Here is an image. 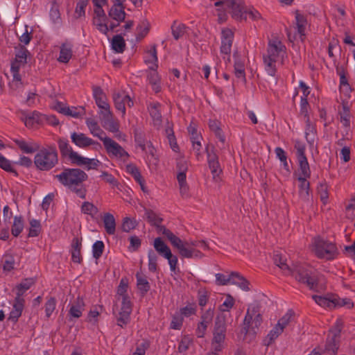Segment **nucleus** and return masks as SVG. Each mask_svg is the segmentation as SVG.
I'll use <instances>...</instances> for the list:
<instances>
[{"label":"nucleus","instance_id":"52","mask_svg":"<svg viewBox=\"0 0 355 355\" xmlns=\"http://www.w3.org/2000/svg\"><path fill=\"white\" fill-rule=\"evenodd\" d=\"M0 168L8 172L15 173L16 172L14 169L12 162L6 158L2 154L0 153Z\"/></svg>","mask_w":355,"mask_h":355},{"label":"nucleus","instance_id":"64","mask_svg":"<svg viewBox=\"0 0 355 355\" xmlns=\"http://www.w3.org/2000/svg\"><path fill=\"white\" fill-rule=\"evenodd\" d=\"M56 306L55 300L53 297L50 298L45 304V313L47 318H49L54 311Z\"/></svg>","mask_w":355,"mask_h":355},{"label":"nucleus","instance_id":"61","mask_svg":"<svg viewBox=\"0 0 355 355\" xmlns=\"http://www.w3.org/2000/svg\"><path fill=\"white\" fill-rule=\"evenodd\" d=\"M183 322V318L182 315H180L178 313H176L172 318L171 322V328L173 329H180L182 327Z\"/></svg>","mask_w":355,"mask_h":355},{"label":"nucleus","instance_id":"63","mask_svg":"<svg viewBox=\"0 0 355 355\" xmlns=\"http://www.w3.org/2000/svg\"><path fill=\"white\" fill-rule=\"evenodd\" d=\"M164 258L168 260L171 271L175 272L178 263L177 256L172 254L171 252L168 255L167 254Z\"/></svg>","mask_w":355,"mask_h":355},{"label":"nucleus","instance_id":"62","mask_svg":"<svg viewBox=\"0 0 355 355\" xmlns=\"http://www.w3.org/2000/svg\"><path fill=\"white\" fill-rule=\"evenodd\" d=\"M134 21L132 20H126L121 27V34L122 36H128L133 30Z\"/></svg>","mask_w":355,"mask_h":355},{"label":"nucleus","instance_id":"36","mask_svg":"<svg viewBox=\"0 0 355 355\" xmlns=\"http://www.w3.org/2000/svg\"><path fill=\"white\" fill-rule=\"evenodd\" d=\"M148 80L153 90L157 93L161 91V80L156 69L150 70L148 75Z\"/></svg>","mask_w":355,"mask_h":355},{"label":"nucleus","instance_id":"60","mask_svg":"<svg viewBox=\"0 0 355 355\" xmlns=\"http://www.w3.org/2000/svg\"><path fill=\"white\" fill-rule=\"evenodd\" d=\"M336 308L344 306L347 309H351L354 306V303L349 298H339L336 296L335 299Z\"/></svg>","mask_w":355,"mask_h":355},{"label":"nucleus","instance_id":"59","mask_svg":"<svg viewBox=\"0 0 355 355\" xmlns=\"http://www.w3.org/2000/svg\"><path fill=\"white\" fill-rule=\"evenodd\" d=\"M100 312L97 310V309H94L89 311L88 313V315L87 318V322L91 324L92 325H96L98 320Z\"/></svg>","mask_w":355,"mask_h":355},{"label":"nucleus","instance_id":"16","mask_svg":"<svg viewBox=\"0 0 355 355\" xmlns=\"http://www.w3.org/2000/svg\"><path fill=\"white\" fill-rule=\"evenodd\" d=\"M51 107L65 116L75 119L80 118L85 114V109L83 107H69L61 102L54 103Z\"/></svg>","mask_w":355,"mask_h":355},{"label":"nucleus","instance_id":"2","mask_svg":"<svg viewBox=\"0 0 355 355\" xmlns=\"http://www.w3.org/2000/svg\"><path fill=\"white\" fill-rule=\"evenodd\" d=\"M162 233L169 240L171 245L178 249L180 254L182 257L200 259L204 257V254L200 252V250L189 248L190 241H182L166 228L163 229Z\"/></svg>","mask_w":355,"mask_h":355},{"label":"nucleus","instance_id":"26","mask_svg":"<svg viewBox=\"0 0 355 355\" xmlns=\"http://www.w3.org/2000/svg\"><path fill=\"white\" fill-rule=\"evenodd\" d=\"M144 59L150 70L157 69L158 60L157 51L154 46L150 47V49L145 53Z\"/></svg>","mask_w":355,"mask_h":355},{"label":"nucleus","instance_id":"29","mask_svg":"<svg viewBox=\"0 0 355 355\" xmlns=\"http://www.w3.org/2000/svg\"><path fill=\"white\" fill-rule=\"evenodd\" d=\"M24 306V304L23 300L20 298H17L12 306V309L10 311L9 315V320L14 322H16L18 320L19 318L21 315Z\"/></svg>","mask_w":355,"mask_h":355},{"label":"nucleus","instance_id":"17","mask_svg":"<svg viewBox=\"0 0 355 355\" xmlns=\"http://www.w3.org/2000/svg\"><path fill=\"white\" fill-rule=\"evenodd\" d=\"M70 158L73 163L85 167L87 170L96 169L101 164V162L98 159L85 157L76 152H71Z\"/></svg>","mask_w":355,"mask_h":355},{"label":"nucleus","instance_id":"43","mask_svg":"<svg viewBox=\"0 0 355 355\" xmlns=\"http://www.w3.org/2000/svg\"><path fill=\"white\" fill-rule=\"evenodd\" d=\"M137 277V286L138 289L142 293H145L148 291L150 288L149 283L147 279L143 275V274L138 272L136 275Z\"/></svg>","mask_w":355,"mask_h":355},{"label":"nucleus","instance_id":"19","mask_svg":"<svg viewBox=\"0 0 355 355\" xmlns=\"http://www.w3.org/2000/svg\"><path fill=\"white\" fill-rule=\"evenodd\" d=\"M93 95L97 106L101 110L100 114L101 115H109L110 107L107 102L106 96L102 89L99 87L94 88L93 90Z\"/></svg>","mask_w":355,"mask_h":355},{"label":"nucleus","instance_id":"38","mask_svg":"<svg viewBox=\"0 0 355 355\" xmlns=\"http://www.w3.org/2000/svg\"><path fill=\"white\" fill-rule=\"evenodd\" d=\"M208 163L213 175V178L217 181V179L219 178V175L221 173V169L220 168L218 161L216 156L209 155Z\"/></svg>","mask_w":355,"mask_h":355},{"label":"nucleus","instance_id":"57","mask_svg":"<svg viewBox=\"0 0 355 355\" xmlns=\"http://www.w3.org/2000/svg\"><path fill=\"white\" fill-rule=\"evenodd\" d=\"M250 18L252 20H258L261 18L260 13L254 8H248L245 10L243 19Z\"/></svg>","mask_w":355,"mask_h":355},{"label":"nucleus","instance_id":"41","mask_svg":"<svg viewBox=\"0 0 355 355\" xmlns=\"http://www.w3.org/2000/svg\"><path fill=\"white\" fill-rule=\"evenodd\" d=\"M166 134L167 141H168V143L171 148L172 149V150L173 152L178 153L180 150V148L178 145L176 138L174 135V132L170 127H168L166 129Z\"/></svg>","mask_w":355,"mask_h":355},{"label":"nucleus","instance_id":"7","mask_svg":"<svg viewBox=\"0 0 355 355\" xmlns=\"http://www.w3.org/2000/svg\"><path fill=\"white\" fill-rule=\"evenodd\" d=\"M262 322L261 315L256 306H250L243 320V329L246 335H255Z\"/></svg>","mask_w":355,"mask_h":355},{"label":"nucleus","instance_id":"40","mask_svg":"<svg viewBox=\"0 0 355 355\" xmlns=\"http://www.w3.org/2000/svg\"><path fill=\"white\" fill-rule=\"evenodd\" d=\"M111 46L116 53H122L124 51L125 43L121 35H117L113 37Z\"/></svg>","mask_w":355,"mask_h":355},{"label":"nucleus","instance_id":"4","mask_svg":"<svg viewBox=\"0 0 355 355\" xmlns=\"http://www.w3.org/2000/svg\"><path fill=\"white\" fill-rule=\"evenodd\" d=\"M311 248L315 256L320 259L332 260L338 254V249L334 243L320 236L313 239Z\"/></svg>","mask_w":355,"mask_h":355},{"label":"nucleus","instance_id":"1","mask_svg":"<svg viewBox=\"0 0 355 355\" xmlns=\"http://www.w3.org/2000/svg\"><path fill=\"white\" fill-rule=\"evenodd\" d=\"M287 58L286 49L278 39L270 40L266 53L263 55V64L267 73L274 76L278 66L282 64Z\"/></svg>","mask_w":355,"mask_h":355},{"label":"nucleus","instance_id":"31","mask_svg":"<svg viewBox=\"0 0 355 355\" xmlns=\"http://www.w3.org/2000/svg\"><path fill=\"white\" fill-rule=\"evenodd\" d=\"M283 331L284 329L277 323L264 338V345L266 346L271 345L279 337V336L282 334Z\"/></svg>","mask_w":355,"mask_h":355},{"label":"nucleus","instance_id":"56","mask_svg":"<svg viewBox=\"0 0 355 355\" xmlns=\"http://www.w3.org/2000/svg\"><path fill=\"white\" fill-rule=\"evenodd\" d=\"M318 190L321 201L324 205H326L329 200L327 186L326 184H321L318 187Z\"/></svg>","mask_w":355,"mask_h":355},{"label":"nucleus","instance_id":"45","mask_svg":"<svg viewBox=\"0 0 355 355\" xmlns=\"http://www.w3.org/2000/svg\"><path fill=\"white\" fill-rule=\"evenodd\" d=\"M193 343V339L189 336H184L182 337L179 345L178 352L180 354H184L190 347Z\"/></svg>","mask_w":355,"mask_h":355},{"label":"nucleus","instance_id":"14","mask_svg":"<svg viewBox=\"0 0 355 355\" xmlns=\"http://www.w3.org/2000/svg\"><path fill=\"white\" fill-rule=\"evenodd\" d=\"M292 275L300 282L306 284L311 289L316 287L317 283L314 277H312L311 270L304 266H297L291 270Z\"/></svg>","mask_w":355,"mask_h":355},{"label":"nucleus","instance_id":"51","mask_svg":"<svg viewBox=\"0 0 355 355\" xmlns=\"http://www.w3.org/2000/svg\"><path fill=\"white\" fill-rule=\"evenodd\" d=\"M235 75L238 78L245 80V68L244 64L241 60L236 59L234 62Z\"/></svg>","mask_w":355,"mask_h":355},{"label":"nucleus","instance_id":"39","mask_svg":"<svg viewBox=\"0 0 355 355\" xmlns=\"http://www.w3.org/2000/svg\"><path fill=\"white\" fill-rule=\"evenodd\" d=\"M153 246L155 250L163 257L171 252L168 246L162 240L161 238H156L154 240Z\"/></svg>","mask_w":355,"mask_h":355},{"label":"nucleus","instance_id":"28","mask_svg":"<svg viewBox=\"0 0 355 355\" xmlns=\"http://www.w3.org/2000/svg\"><path fill=\"white\" fill-rule=\"evenodd\" d=\"M313 299L319 306L327 308L333 309L336 308L335 295L329 296H322V295H313Z\"/></svg>","mask_w":355,"mask_h":355},{"label":"nucleus","instance_id":"53","mask_svg":"<svg viewBox=\"0 0 355 355\" xmlns=\"http://www.w3.org/2000/svg\"><path fill=\"white\" fill-rule=\"evenodd\" d=\"M30 229L28 236L31 237L37 236L41 230L40 223L39 220L33 219L30 222Z\"/></svg>","mask_w":355,"mask_h":355},{"label":"nucleus","instance_id":"32","mask_svg":"<svg viewBox=\"0 0 355 355\" xmlns=\"http://www.w3.org/2000/svg\"><path fill=\"white\" fill-rule=\"evenodd\" d=\"M298 162V178H309L311 170L306 157L297 159Z\"/></svg>","mask_w":355,"mask_h":355},{"label":"nucleus","instance_id":"6","mask_svg":"<svg viewBox=\"0 0 355 355\" xmlns=\"http://www.w3.org/2000/svg\"><path fill=\"white\" fill-rule=\"evenodd\" d=\"M55 178L65 187L75 190L83 182L87 180V175L78 168L65 169Z\"/></svg>","mask_w":355,"mask_h":355},{"label":"nucleus","instance_id":"15","mask_svg":"<svg viewBox=\"0 0 355 355\" xmlns=\"http://www.w3.org/2000/svg\"><path fill=\"white\" fill-rule=\"evenodd\" d=\"M222 4L224 8L232 12V17L236 19H243L244 11L246 9L243 0H223L216 2L215 5Z\"/></svg>","mask_w":355,"mask_h":355},{"label":"nucleus","instance_id":"5","mask_svg":"<svg viewBox=\"0 0 355 355\" xmlns=\"http://www.w3.org/2000/svg\"><path fill=\"white\" fill-rule=\"evenodd\" d=\"M58 163V153L54 147L40 149L34 157V164L40 171H49Z\"/></svg>","mask_w":355,"mask_h":355},{"label":"nucleus","instance_id":"55","mask_svg":"<svg viewBox=\"0 0 355 355\" xmlns=\"http://www.w3.org/2000/svg\"><path fill=\"white\" fill-rule=\"evenodd\" d=\"M104 248L103 242L101 241H96L92 245V254L93 257L98 259L103 253Z\"/></svg>","mask_w":355,"mask_h":355},{"label":"nucleus","instance_id":"13","mask_svg":"<svg viewBox=\"0 0 355 355\" xmlns=\"http://www.w3.org/2000/svg\"><path fill=\"white\" fill-rule=\"evenodd\" d=\"M103 144L110 157L123 161L128 158V153L112 139L108 137L103 138Z\"/></svg>","mask_w":355,"mask_h":355},{"label":"nucleus","instance_id":"33","mask_svg":"<svg viewBox=\"0 0 355 355\" xmlns=\"http://www.w3.org/2000/svg\"><path fill=\"white\" fill-rule=\"evenodd\" d=\"M160 105L159 103H152L148 107L150 114L153 119L154 125L159 127L161 125L162 115L160 112Z\"/></svg>","mask_w":355,"mask_h":355},{"label":"nucleus","instance_id":"27","mask_svg":"<svg viewBox=\"0 0 355 355\" xmlns=\"http://www.w3.org/2000/svg\"><path fill=\"white\" fill-rule=\"evenodd\" d=\"M108 14L113 20L117 21V24H115L116 26L119 25L120 22L125 20L126 15L123 6L119 5H113L109 10Z\"/></svg>","mask_w":355,"mask_h":355},{"label":"nucleus","instance_id":"24","mask_svg":"<svg viewBox=\"0 0 355 355\" xmlns=\"http://www.w3.org/2000/svg\"><path fill=\"white\" fill-rule=\"evenodd\" d=\"M71 139L75 145L81 148H85L96 144L92 139L81 132H73Z\"/></svg>","mask_w":355,"mask_h":355},{"label":"nucleus","instance_id":"30","mask_svg":"<svg viewBox=\"0 0 355 355\" xmlns=\"http://www.w3.org/2000/svg\"><path fill=\"white\" fill-rule=\"evenodd\" d=\"M85 303L82 298L78 297L70 306L69 315L71 318H78L84 311Z\"/></svg>","mask_w":355,"mask_h":355},{"label":"nucleus","instance_id":"48","mask_svg":"<svg viewBox=\"0 0 355 355\" xmlns=\"http://www.w3.org/2000/svg\"><path fill=\"white\" fill-rule=\"evenodd\" d=\"M235 300L230 295H227L223 303L219 306L218 309L221 312L230 311L234 306Z\"/></svg>","mask_w":355,"mask_h":355},{"label":"nucleus","instance_id":"44","mask_svg":"<svg viewBox=\"0 0 355 355\" xmlns=\"http://www.w3.org/2000/svg\"><path fill=\"white\" fill-rule=\"evenodd\" d=\"M340 123L343 126L348 129L350 126L351 114L349 108L346 105H343V110L340 112Z\"/></svg>","mask_w":355,"mask_h":355},{"label":"nucleus","instance_id":"54","mask_svg":"<svg viewBox=\"0 0 355 355\" xmlns=\"http://www.w3.org/2000/svg\"><path fill=\"white\" fill-rule=\"evenodd\" d=\"M82 211L84 214L94 216L98 213V209L92 203L85 202L81 207Z\"/></svg>","mask_w":355,"mask_h":355},{"label":"nucleus","instance_id":"3","mask_svg":"<svg viewBox=\"0 0 355 355\" xmlns=\"http://www.w3.org/2000/svg\"><path fill=\"white\" fill-rule=\"evenodd\" d=\"M30 57L29 51L24 46L15 48V58L11 62L10 73L12 76V83L21 84V77L26 67L28 59Z\"/></svg>","mask_w":355,"mask_h":355},{"label":"nucleus","instance_id":"20","mask_svg":"<svg viewBox=\"0 0 355 355\" xmlns=\"http://www.w3.org/2000/svg\"><path fill=\"white\" fill-rule=\"evenodd\" d=\"M13 142L18 148L24 153L31 154L37 151L39 145L32 139H25L22 137L12 139Z\"/></svg>","mask_w":355,"mask_h":355},{"label":"nucleus","instance_id":"23","mask_svg":"<svg viewBox=\"0 0 355 355\" xmlns=\"http://www.w3.org/2000/svg\"><path fill=\"white\" fill-rule=\"evenodd\" d=\"M73 44L66 41L60 44L58 61L61 63H68L73 56Z\"/></svg>","mask_w":355,"mask_h":355},{"label":"nucleus","instance_id":"21","mask_svg":"<svg viewBox=\"0 0 355 355\" xmlns=\"http://www.w3.org/2000/svg\"><path fill=\"white\" fill-rule=\"evenodd\" d=\"M233 40L234 33L232 31L228 28H223L221 31V53L225 55H229L230 53Z\"/></svg>","mask_w":355,"mask_h":355},{"label":"nucleus","instance_id":"37","mask_svg":"<svg viewBox=\"0 0 355 355\" xmlns=\"http://www.w3.org/2000/svg\"><path fill=\"white\" fill-rule=\"evenodd\" d=\"M150 29V24L148 21H141L139 24L137 26L135 38V40L138 41L146 36Z\"/></svg>","mask_w":355,"mask_h":355},{"label":"nucleus","instance_id":"34","mask_svg":"<svg viewBox=\"0 0 355 355\" xmlns=\"http://www.w3.org/2000/svg\"><path fill=\"white\" fill-rule=\"evenodd\" d=\"M103 220L107 233L114 234L116 230V222L114 216L110 213H106L103 216Z\"/></svg>","mask_w":355,"mask_h":355},{"label":"nucleus","instance_id":"9","mask_svg":"<svg viewBox=\"0 0 355 355\" xmlns=\"http://www.w3.org/2000/svg\"><path fill=\"white\" fill-rule=\"evenodd\" d=\"M225 318L223 316L218 315L216 320V328L211 342V353L210 354H216L223 349L225 338Z\"/></svg>","mask_w":355,"mask_h":355},{"label":"nucleus","instance_id":"35","mask_svg":"<svg viewBox=\"0 0 355 355\" xmlns=\"http://www.w3.org/2000/svg\"><path fill=\"white\" fill-rule=\"evenodd\" d=\"M103 126L112 132H116L119 131V125L112 119L111 111L109 115H103L101 120Z\"/></svg>","mask_w":355,"mask_h":355},{"label":"nucleus","instance_id":"47","mask_svg":"<svg viewBox=\"0 0 355 355\" xmlns=\"http://www.w3.org/2000/svg\"><path fill=\"white\" fill-rule=\"evenodd\" d=\"M309 178H297L300 181V195L301 198L305 199L309 196V182L307 179Z\"/></svg>","mask_w":355,"mask_h":355},{"label":"nucleus","instance_id":"58","mask_svg":"<svg viewBox=\"0 0 355 355\" xmlns=\"http://www.w3.org/2000/svg\"><path fill=\"white\" fill-rule=\"evenodd\" d=\"M189 248H195L198 250V248L202 249L203 250H207L209 249V245L207 241L205 240L201 241H190Z\"/></svg>","mask_w":355,"mask_h":355},{"label":"nucleus","instance_id":"46","mask_svg":"<svg viewBox=\"0 0 355 355\" xmlns=\"http://www.w3.org/2000/svg\"><path fill=\"white\" fill-rule=\"evenodd\" d=\"M315 133L316 130L314 125L307 120L305 128V137L309 144H313L314 142Z\"/></svg>","mask_w":355,"mask_h":355},{"label":"nucleus","instance_id":"50","mask_svg":"<svg viewBox=\"0 0 355 355\" xmlns=\"http://www.w3.org/2000/svg\"><path fill=\"white\" fill-rule=\"evenodd\" d=\"M3 268L6 271H10L15 268V259L13 256L10 254H6L3 256Z\"/></svg>","mask_w":355,"mask_h":355},{"label":"nucleus","instance_id":"25","mask_svg":"<svg viewBox=\"0 0 355 355\" xmlns=\"http://www.w3.org/2000/svg\"><path fill=\"white\" fill-rule=\"evenodd\" d=\"M86 125L89 128L90 133L96 137H98L102 141H103V138H106L107 136L104 131L99 127L98 123L92 118L87 119Z\"/></svg>","mask_w":355,"mask_h":355},{"label":"nucleus","instance_id":"49","mask_svg":"<svg viewBox=\"0 0 355 355\" xmlns=\"http://www.w3.org/2000/svg\"><path fill=\"white\" fill-rule=\"evenodd\" d=\"M24 229V223L21 217L15 216L14 218L13 225L12 227V234L17 236Z\"/></svg>","mask_w":355,"mask_h":355},{"label":"nucleus","instance_id":"22","mask_svg":"<svg viewBox=\"0 0 355 355\" xmlns=\"http://www.w3.org/2000/svg\"><path fill=\"white\" fill-rule=\"evenodd\" d=\"M307 25L306 19L304 15L296 11L295 12V30L296 33L293 37V40L300 39L301 41L305 35V31Z\"/></svg>","mask_w":355,"mask_h":355},{"label":"nucleus","instance_id":"42","mask_svg":"<svg viewBox=\"0 0 355 355\" xmlns=\"http://www.w3.org/2000/svg\"><path fill=\"white\" fill-rule=\"evenodd\" d=\"M128 283L126 279H121L116 291V299L121 300L124 298H130L127 295Z\"/></svg>","mask_w":355,"mask_h":355},{"label":"nucleus","instance_id":"10","mask_svg":"<svg viewBox=\"0 0 355 355\" xmlns=\"http://www.w3.org/2000/svg\"><path fill=\"white\" fill-rule=\"evenodd\" d=\"M216 282L218 285L235 284L243 291H248V282L239 274L232 272L231 274L216 275Z\"/></svg>","mask_w":355,"mask_h":355},{"label":"nucleus","instance_id":"12","mask_svg":"<svg viewBox=\"0 0 355 355\" xmlns=\"http://www.w3.org/2000/svg\"><path fill=\"white\" fill-rule=\"evenodd\" d=\"M177 180L179 185L180 193L184 198L189 195V186L187 183V172L188 163L184 159H180L177 162Z\"/></svg>","mask_w":355,"mask_h":355},{"label":"nucleus","instance_id":"11","mask_svg":"<svg viewBox=\"0 0 355 355\" xmlns=\"http://www.w3.org/2000/svg\"><path fill=\"white\" fill-rule=\"evenodd\" d=\"M92 25L101 33L107 36H108L110 31H112L116 27L114 23H112L110 26L107 25V18L103 8L94 9Z\"/></svg>","mask_w":355,"mask_h":355},{"label":"nucleus","instance_id":"18","mask_svg":"<svg viewBox=\"0 0 355 355\" xmlns=\"http://www.w3.org/2000/svg\"><path fill=\"white\" fill-rule=\"evenodd\" d=\"M113 100L114 102L115 107L119 111L121 112L122 116L125 114V105L129 107L133 105V102L130 96L124 91H120L114 94Z\"/></svg>","mask_w":355,"mask_h":355},{"label":"nucleus","instance_id":"8","mask_svg":"<svg viewBox=\"0 0 355 355\" xmlns=\"http://www.w3.org/2000/svg\"><path fill=\"white\" fill-rule=\"evenodd\" d=\"M113 312L116 315L117 324L121 327H125L130 322L132 312V302L130 298L116 300Z\"/></svg>","mask_w":355,"mask_h":355}]
</instances>
